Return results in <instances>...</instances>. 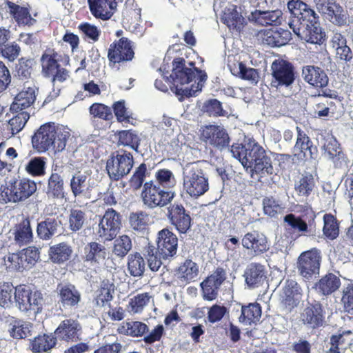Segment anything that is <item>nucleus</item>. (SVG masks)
Listing matches in <instances>:
<instances>
[{"mask_svg":"<svg viewBox=\"0 0 353 353\" xmlns=\"http://www.w3.org/2000/svg\"><path fill=\"white\" fill-rule=\"evenodd\" d=\"M202 111L213 117L224 116L226 114L223 110L221 103L216 99L206 101L202 106Z\"/></svg>","mask_w":353,"mask_h":353,"instance_id":"774afa93","label":"nucleus"},{"mask_svg":"<svg viewBox=\"0 0 353 353\" xmlns=\"http://www.w3.org/2000/svg\"><path fill=\"white\" fill-rule=\"evenodd\" d=\"M321 261V252L317 249H311L302 252L297 259V270L301 276L310 279L319 272Z\"/></svg>","mask_w":353,"mask_h":353,"instance_id":"f8f14e48","label":"nucleus"},{"mask_svg":"<svg viewBox=\"0 0 353 353\" xmlns=\"http://www.w3.org/2000/svg\"><path fill=\"white\" fill-rule=\"evenodd\" d=\"M107 256L104 245L97 242H90L83 248V259L92 263H100Z\"/></svg>","mask_w":353,"mask_h":353,"instance_id":"7c9ffc66","label":"nucleus"},{"mask_svg":"<svg viewBox=\"0 0 353 353\" xmlns=\"http://www.w3.org/2000/svg\"><path fill=\"white\" fill-rule=\"evenodd\" d=\"M5 265L11 270L23 271L28 269L26 260L21 251L17 253L9 254L4 258Z\"/></svg>","mask_w":353,"mask_h":353,"instance_id":"864d4df0","label":"nucleus"},{"mask_svg":"<svg viewBox=\"0 0 353 353\" xmlns=\"http://www.w3.org/2000/svg\"><path fill=\"white\" fill-rule=\"evenodd\" d=\"M302 75L304 80L310 85L322 88L327 86L328 77L321 68L314 65L303 67Z\"/></svg>","mask_w":353,"mask_h":353,"instance_id":"bb28decb","label":"nucleus"},{"mask_svg":"<svg viewBox=\"0 0 353 353\" xmlns=\"http://www.w3.org/2000/svg\"><path fill=\"white\" fill-rule=\"evenodd\" d=\"M119 0H88L92 14L102 20L110 19Z\"/></svg>","mask_w":353,"mask_h":353,"instance_id":"5701e85b","label":"nucleus"},{"mask_svg":"<svg viewBox=\"0 0 353 353\" xmlns=\"http://www.w3.org/2000/svg\"><path fill=\"white\" fill-rule=\"evenodd\" d=\"M252 178L256 177L259 180L262 178L270 175L273 173V167L272 165L271 159L263 154V157L256 159L253 164L252 168H249Z\"/></svg>","mask_w":353,"mask_h":353,"instance_id":"72a5a7b5","label":"nucleus"},{"mask_svg":"<svg viewBox=\"0 0 353 353\" xmlns=\"http://www.w3.org/2000/svg\"><path fill=\"white\" fill-rule=\"evenodd\" d=\"M341 285L340 279L335 274L329 273L316 283V289L323 295H330L336 291Z\"/></svg>","mask_w":353,"mask_h":353,"instance_id":"473e14b6","label":"nucleus"},{"mask_svg":"<svg viewBox=\"0 0 353 353\" xmlns=\"http://www.w3.org/2000/svg\"><path fill=\"white\" fill-rule=\"evenodd\" d=\"M36 99L35 90L33 88H28L26 90L21 91L14 98L10 105L12 112L30 110L31 105Z\"/></svg>","mask_w":353,"mask_h":353,"instance_id":"c85d7f7f","label":"nucleus"},{"mask_svg":"<svg viewBox=\"0 0 353 353\" xmlns=\"http://www.w3.org/2000/svg\"><path fill=\"white\" fill-rule=\"evenodd\" d=\"M119 143L121 145L128 146L138 152L140 138L137 133L131 130H123L119 132Z\"/></svg>","mask_w":353,"mask_h":353,"instance_id":"680f3d73","label":"nucleus"},{"mask_svg":"<svg viewBox=\"0 0 353 353\" xmlns=\"http://www.w3.org/2000/svg\"><path fill=\"white\" fill-rule=\"evenodd\" d=\"M130 227L136 231L143 232L146 229L148 216L143 212L132 213L129 218Z\"/></svg>","mask_w":353,"mask_h":353,"instance_id":"69168bd1","label":"nucleus"},{"mask_svg":"<svg viewBox=\"0 0 353 353\" xmlns=\"http://www.w3.org/2000/svg\"><path fill=\"white\" fill-rule=\"evenodd\" d=\"M121 227V215L112 208H108L102 216H99L96 233L102 241H110L116 238Z\"/></svg>","mask_w":353,"mask_h":353,"instance_id":"1a4fd4ad","label":"nucleus"},{"mask_svg":"<svg viewBox=\"0 0 353 353\" xmlns=\"http://www.w3.org/2000/svg\"><path fill=\"white\" fill-rule=\"evenodd\" d=\"M201 138L205 143L222 150L229 145L230 137L223 127L210 125L203 128Z\"/></svg>","mask_w":353,"mask_h":353,"instance_id":"dca6fc26","label":"nucleus"},{"mask_svg":"<svg viewBox=\"0 0 353 353\" xmlns=\"http://www.w3.org/2000/svg\"><path fill=\"white\" fill-rule=\"evenodd\" d=\"M46 161L44 158L34 157L25 165V170L32 176H40L45 174Z\"/></svg>","mask_w":353,"mask_h":353,"instance_id":"5fc2aeb1","label":"nucleus"},{"mask_svg":"<svg viewBox=\"0 0 353 353\" xmlns=\"http://www.w3.org/2000/svg\"><path fill=\"white\" fill-rule=\"evenodd\" d=\"M221 21L230 30L236 32H240L245 23V19L235 5H229L224 8Z\"/></svg>","mask_w":353,"mask_h":353,"instance_id":"393cba45","label":"nucleus"},{"mask_svg":"<svg viewBox=\"0 0 353 353\" xmlns=\"http://www.w3.org/2000/svg\"><path fill=\"white\" fill-rule=\"evenodd\" d=\"M241 245L255 255L263 254L269 249L268 238L263 233L256 230L245 234L241 239Z\"/></svg>","mask_w":353,"mask_h":353,"instance_id":"aec40b11","label":"nucleus"},{"mask_svg":"<svg viewBox=\"0 0 353 353\" xmlns=\"http://www.w3.org/2000/svg\"><path fill=\"white\" fill-rule=\"evenodd\" d=\"M134 54L131 42L123 37L110 46L108 57L111 63L115 64L132 60Z\"/></svg>","mask_w":353,"mask_h":353,"instance_id":"2eb2a0df","label":"nucleus"},{"mask_svg":"<svg viewBox=\"0 0 353 353\" xmlns=\"http://www.w3.org/2000/svg\"><path fill=\"white\" fill-rule=\"evenodd\" d=\"M60 222L53 218H48L39 223L37 225L38 236L44 240L50 239L57 232Z\"/></svg>","mask_w":353,"mask_h":353,"instance_id":"de8ad7c7","label":"nucleus"},{"mask_svg":"<svg viewBox=\"0 0 353 353\" xmlns=\"http://www.w3.org/2000/svg\"><path fill=\"white\" fill-rule=\"evenodd\" d=\"M17 114L11 118L8 121L9 130L12 135L19 133L23 130L26 123L30 118V112L22 111L16 112Z\"/></svg>","mask_w":353,"mask_h":353,"instance_id":"603ef678","label":"nucleus"},{"mask_svg":"<svg viewBox=\"0 0 353 353\" xmlns=\"http://www.w3.org/2000/svg\"><path fill=\"white\" fill-rule=\"evenodd\" d=\"M56 54L52 51H46L41 57L42 72L46 77L54 75L59 67L55 59Z\"/></svg>","mask_w":353,"mask_h":353,"instance_id":"8fccbe9b","label":"nucleus"},{"mask_svg":"<svg viewBox=\"0 0 353 353\" xmlns=\"http://www.w3.org/2000/svg\"><path fill=\"white\" fill-rule=\"evenodd\" d=\"M174 65L170 78L176 87V94L182 97L195 96L207 79L206 73L195 68L192 62L188 63L190 67L184 65L182 61H175Z\"/></svg>","mask_w":353,"mask_h":353,"instance_id":"f03ea898","label":"nucleus"},{"mask_svg":"<svg viewBox=\"0 0 353 353\" xmlns=\"http://www.w3.org/2000/svg\"><path fill=\"white\" fill-rule=\"evenodd\" d=\"M133 163L131 153L121 151L107 161L106 170L110 179L117 181L130 172Z\"/></svg>","mask_w":353,"mask_h":353,"instance_id":"9d476101","label":"nucleus"},{"mask_svg":"<svg viewBox=\"0 0 353 353\" xmlns=\"http://www.w3.org/2000/svg\"><path fill=\"white\" fill-rule=\"evenodd\" d=\"M199 273V265L190 259H186L176 270L178 278L183 282L195 281Z\"/></svg>","mask_w":353,"mask_h":353,"instance_id":"2f4dec72","label":"nucleus"},{"mask_svg":"<svg viewBox=\"0 0 353 353\" xmlns=\"http://www.w3.org/2000/svg\"><path fill=\"white\" fill-rule=\"evenodd\" d=\"M302 292L301 288L296 281L288 279L284 282L280 297L287 311H291L299 305L302 299Z\"/></svg>","mask_w":353,"mask_h":353,"instance_id":"f3484780","label":"nucleus"},{"mask_svg":"<svg viewBox=\"0 0 353 353\" xmlns=\"http://www.w3.org/2000/svg\"><path fill=\"white\" fill-rule=\"evenodd\" d=\"M90 174L86 171L77 170L72 174L70 181V187L75 198L90 199L92 185Z\"/></svg>","mask_w":353,"mask_h":353,"instance_id":"a211bd4d","label":"nucleus"},{"mask_svg":"<svg viewBox=\"0 0 353 353\" xmlns=\"http://www.w3.org/2000/svg\"><path fill=\"white\" fill-rule=\"evenodd\" d=\"M284 227L286 231L291 233L290 243L295 240L298 236L303 233L308 232L307 224L303 221L299 216H296L293 214H288L283 218Z\"/></svg>","mask_w":353,"mask_h":353,"instance_id":"c756f323","label":"nucleus"},{"mask_svg":"<svg viewBox=\"0 0 353 353\" xmlns=\"http://www.w3.org/2000/svg\"><path fill=\"white\" fill-rule=\"evenodd\" d=\"M117 330L120 334L137 337L145 333L148 326L140 321H127L123 322L118 327Z\"/></svg>","mask_w":353,"mask_h":353,"instance_id":"4c0bfd02","label":"nucleus"},{"mask_svg":"<svg viewBox=\"0 0 353 353\" xmlns=\"http://www.w3.org/2000/svg\"><path fill=\"white\" fill-rule=\"evenodd\" d=\"M301 318L304 323L309 324L312 327L319 326L323 321L321 305L315 304L307 307L302 313Z\"/></svg>","mask_w":353,"mask_h":353,"instance_id":"a19ab883","label":"nucleus"},{"mask_svg":"<svg viewBox=\"0 0 353 353\" xmlns=\"http://www.w3.org/2000/svg\"><path fill=\"white\" fill-rule=\"evenodd\" d=\"M225 279V271L222 268H217L202 281L200 285L203 299L207 301L214 300L217 296L219 288Z\"/></svg>","mask_w":353,"mask_h":353,"instance_id":"6ab92c4d","label":"nucleus"},{"mask_svg":"<svg viewBox=\"0 0 353 353\" xmlns=\"http://www.w3.org/2000/svg\"><path fill=\"white\" fill-rule=\"evenodd\" d=\"M233 74L239 76L242 79L253 82H256L259 78V73L256 69L247 68L243 63H238L237 67L233 69Z\"/></svg>","mask_w":353,"mask_h":353,"instance_id":"338daca9","label":"nucleus"},{"mask_svg":"<svg viewBox=\"0 0 353 353\" xmlns=\"http://www.w3.org/2000/svg\"><path fill=\"white\" fill-rule=\"evenodd\" d=\"M57 338L54 334L39 335L31 341V350L34 352H48L55 347Z\"/></svg>","mask_w":353,"mask_h":353,"instance_id":"f704fd0d","label":"nucleus"},{"mask_svg":"<svg viewBox=\"0 0 353 353\" xmlns=\"http://www.w3.org/2000/svg\"><path fill=\"white\" fill-rule=\"evenodd\" d=\"M315 186L314 179L310 174L303 175L302 177L295 183L294 188L299 196H308Z\"/></svg>","mask_w":353,"mask_h":353,"instance_id":"3c124183","label":"nucleus"},{"mask_svg":"<svg viewBox=\"0 0 353 353\" xmlns=\"http://www.w3.org/2000/svg\"><path fill=\"white\" fill-rule=\"evenodd\" d=\"M72 252L70 245L65 243H61L50 248L49 255L54 263H61L69 259Z\"/></svg>","mask_w":353,"mask_h":353,"instance_id":"a18cd8bd","label":"nucleus"},{"mask_svg":"<svg viewBox=\"0 0 353 353\" xmlns=\"http://www.w3.org/2000/svg\"><path fill=\"white\" fill-rule=\"evenodd\" d=\"M332 8L327 10L323 14L324 17L332 23L342 26L346 23V16L342 8L334 3L331 4Z\"/></svg>","mask_w":353,"mask_h":353,"instance_id":"6e6d98bb","label":"nucleus"},{"mask_svg":"<svg viewBox=\"0 0 353 353\" xmlns=\"http://www.w3.org/2000/svg\"><path fill=\"white\" fill-rule=\"evenodd\" d=\"M266 275L265 267L259 263H250L244 272L245 283L251 289L261 286L266 281Z\"/></svg>","mask_w":353,"mask_h":353,"instance_id":"4be33fe9","label":"nucleus"},{"mask_svg":"<svg viewBox=\"0 0 353 353\" xmlns=\"http://www.w3.org/2000/svg\"><path fill=\"white\" fill-rule=\"evenodd\" d=\"M272 80L271 85L276 88H288L294 81V72L292 65L287 61L276 59L271 65Z\"/></svg>","mask_w":353,"mask_h":353,"instance_id":"9b49d317","label":"nucleus"},{"mask_svg":"<svg viewBox=\"0 0 353 353\" xmlns=\"http://www.w3.org/2000/svg\"><path fill=\"white\" fill-rule=\"evenodd\" d=\"M288 9L292 14L288 26L302 41L321 45L326 38L325 31L319 22V16L306 3L300 0H291Z\"/></svg>","mask_w":353,"mask_h":353,"instance_id":"f257e3e1","label":"nucleus"},{"mask_svg":"<svg viewBox=\"0 0 353 353\" xmlns=\"http://www.w3.org/2000/svg\"><path fill=\"white\" fill-rule=\"evenodd\" d=\"M113 284L110 283L109 281H103L95 299L97 305L101 307L106 306L110 307V301L113 298Z\"/></svg>","mask_w":353,"mask_h":353,"instance_id":"c03bdc74","label":"nucleus"},{"mask_svg":"<svg viewBox=\"0 0 353 353\" xmlns=\"http://www.w3.org/2000/svg\"><path fill=\"white\" fill-rule=\"evenodd\" d=\"M132 248V241L127 235H121L114 242L113 253L119 256H125Z\"/></svg>","mask_w":353,"mask_h":353,"instance_id":"bf43d9fd","label":"nucleus"},{"mask_svg":"<svg viewBox=\"0 0 353 353\" xmlns=\"http://www.w3.org/2000/svg\"><path fill=\"white\" fill-rule=\"evenodd\" d=\"M297 139L294 147V154H299L303 153V157H312L313 152L312 148V142L310 138L301 131L299 127H296Z\"/></svg>","mask_w":353,"mask_h":353,"instance_id":"58836bf2","label":"nucleus"},{"mask_svg":"<svg viewBox=\"0 0 353 353\" xmlns=\"http://www.w3.org/2000/svg\"><path fill=\"white\" fill-rule=\"evenodd\" d=\"M154 183L165 190H171L176 183L173 172L168 169H160L155 172Z\"/></svg>","mask_w":353,"mask_h":353,"instance_id":"49530a36","label":"nucleus"},{"mask_svg":"<svg viewBox=\"0 0 353 353\" xmlns=\"http://www.w3.org/2000/svg\"><path fill=\"white\" fill-rule=\"evenodd\" d=\"M54 334L61 341L75 342L81 339L82 326L75 319H66L59 323Z\"/></svg>","mask_w":353,"mask_h":353,"instance_id":"4468645a","label":"nucleus"},{"mask_svg":"<svg viewBox=\"0 0 353 353\" xmlns=\"http://www.w3.org/2000/svg\"><path fill=\"white\" fill-rule=\"evenodd\" d=\"M230 152L247 170L252 168L256 159L265 154L263 147L252 139H245L243 144H233Z\"/></svg>","mask_w":353,"mask_h":353,"instance_id":"423d86ee","label":"nucleus"},{"mask_svg":"<svg viewBox=\"0 0 353 353\" xmlns=\"http://www.w3.org/2000/svg\"><path fill=\"white\" fill-rule=\"evenodd\" d=\"M178 248V238L168 229L158 232L157 238V254L163 259H170L176 255Z\"/></svg>","mask_w":353,"mask_h":353,"instance_id":"ddd939ff","label":"nucleus"},{"mask_svg":"<svg viewBox=\"0 0 353 353\" xmlns=\"http://www.w3.org/2000/svg\"><path fill=\"white\" fill-rule=\"evenodd\" d=\"M145 269V263L142 256L136 252L128 257V270L132 276H141Z\"/></svg>","mask_w":353,"mask_h":353,"instance_id":"09e8293b","label":"nucleus"},{"mask_svg":"<svg viewBox=\"0 0 353 353\" xmlns=\"http://www.w3.org/2000/svg\"><path fill=\"white\" fill-rule=\"evenodd\" d=\"M282 12L280 10L272 11L255 10L248 17L251 22L261 25H278L281 21Z\"/></svg>","mask_w":353,"mask_h":353,"instance_id":"a878e982","label":"nucleus"},{"mask_svg":"<svg viewBox=\"0 0 353 353\" xmlns=\"http://www.w3.org/2000/svg\"><path fill=\"white\" fill-rule=\"evenodd\" d=\"M323 234L330 239H336L339 232L338 223L331 214H325L323 216Z\"/></svg>","mask_w":353,"mask_h":353,"instance_id":"e2e57ef3","label":"nucleus"},{"mask_svg":"<svg viewBox=\"0 0 353 353\" xmlns=\"http://www.w3.org/2000/svg\"><path fill=\"white\" fill-rule=\"evenodd\" d=\"M64 167L56 165L48 179L47 194L52 198H63L64 196V181L60 173Z\"/></svg>","mask_w":353,"mask_h":353,"instance_id":"cd10ccee","label":"nucleus"},{"mask_svg":"<svg viewBox=\"0 0 353 353\" xmlns=\"http://www.w3.org/2000/svg\"><path fill=\"white\" fill-rule=\"evenodd\" d=\"M6 5L10 9V14L19 24L32 26L35 20L31 17L28 10L21 7L13 2L7 1Z\"/></svg>","mask_w":353,"mask_h":353,"instance_id":"ea45409f","label":"nucleus"},{"mask_svg":"<svg viewBox=\"0 0 353 353\" xmlns=\"http://www.w3.org/2000/svg\"><path fill=\"white\" fill-rule=\"evenodd\" d=\"M332 46L336 51L338 58L350 61L352 58L350 48L347 46L345 38L341 33H334L332 38Z\"/></svg>","mask_w":353,"mask_h":353,"instance_id":"e433bc0d","label":"nucleus"},{"mask_svg":"<svg viewBox=\"0 0 353 353\" xmlns=\"http://www.w3.org/2000/svg\"><path fill=\"white\" fill-rule=\"evenodd\" d=\"M168 210V217L171 223L176 227L180 233H186L190 228L191 219L190 215L186 213L183 206L174 203L171 205Z\"/></svg>","mask_w":353,"mask_h":353,"instance_id":"412c9836","label":"nucleus"},{"mask_svg":"<svg viewBox=\"0 0 353 353\" xmlns=\"http://www.w3.org/2000/svg\"><path fill=\"white\" fill-rule=\"evenodd\" d=\"M70 132L54 124L46 123L41 125L32 139L33 147L43 152L52 148L54 152L62 151L66 145Z\"/></svg>","mask_w":353,"mask_h":353,"instance_id":"7ed1b4c3","label":"nucleus"},{"mask_svg":"<svg viewBox=\"0 0 353 353\" xmlns=\"http://www.w3.org/2000/svg\"><path fill=\"white\" fill-rule=\"evenodd\" d=\"M183 185L185 192L195 199L209 190L208 179L200 162L188 163L183 167Z\"/></svg>","mask_w":353,"mask_h":353,"instance_id":"20e7f679","label":"nucleus"},{"mask_svg":"<svg viewBox=\"0 0 353 353\" xmlns=\"http://www.w3.org/2000/svg\"><path fill=\"white\" fill-rule=\"evenodd\" d=\"M261 316V307L257 303H251L241 307L239 321L245 325H251L259 321Z\"/></svg>","mask_w":353,"mask_h":353,"instance_id":"79ce46f5","label":"nucleus"},{"mask_svg":"<svg viewBox=\"0 0 353 353\" xmlns=\"http://www.w3.org/2000/svg\"><path fill=\"white\" fill-rule=\"evenodd\" d=\"M341 303L344 310L353 315V284L347 283L342 288Z\"/></svg>","mask_w":353,"mask_h":353,"instance_id":"0e129e2a","label":"nucleus"},{"mask_svg":"<svg viewBox=\"0 0 353 353\" xmlns=\"http://www.w3.org/2000/svg\"><path fill=\"white\" fill-rule=\"evenodd\" d=\"M260 36L262 43L271 47L285 46L291 39V32L282 28L276 30H265L260 32Z\"/></svg>","mask_w":353,"mask_h":353,"instance_id":"b1692460","label":"nucleus"},{"mask_svg":"<svg viewBox=\"0 0 353 353\" xmlns=\"http://www.w3.org/2000/svg\"><path fill=\"white\" fill-rule=\"evenodd\" d=\"M148 293L139 294L132 298L129 302V311L133 314L140 313L150 302Z\"/></svg>","mask_w":353,"mask_h":353,"instance_id":"052dcab7","label":"nucleus"},{"mask_svg":"<svg viewBox=\"0 0 353 353\" xmlns=\"http://www.w3.org/2000/svg\"><path fill=\"white\" fill-rule=\"evenodd\" d=\"M59 295L63 305L74 306L81 299V294L72 285H65L60 287Z\"/></svg>","mask_w":353,"mask_h":353,"instance_id":"37998d69","label":"nucleus"},{"mask_svg":"<svg viewBox=\"0 0 353 353\" xmlns=\"http://www.w3.org/2000/svg\"><path fill=\"white\" fill-rule=\"evenodd\" d=\"M263 208L264 214L270 217H275L282 212L283 208L281 201L272 196H266L263 199Z\"/></svg>","mask_w":353,"mask_h":353,"instance_id":"4d7b16f0","label":"nucleus"},{"mask_svg":"<svg viewBox=\"0 0 353 353\" xmlns=\"http://www.w3.org/2000/svg\"><path fill=\"white\" fill-rule=\"evenodd\" d=\"M174 195V192L163 190L154 181L145 182L141 191L143 202L150 208L165 206L172 201Z\"/></svg>","mask_w":353,"mask_h":353,"instance_id":"0eeeda50","label":"nucleus"},{"mask_svg":"<svg viewBox=\"0 0 353 353\" xmlns=\"http://www.w3.org/2000/svg\"><path fill=\"white\" fill-rule=\"evenodd\" d=\"M14 300L21 311L32 310L34 313L41 312L45 303L43 294L39 291H31L28 287L19 285L14 289Z\"/></svg>","mask_w":353,"mask_h":353,"instance_id":"6e6552de","label":"nucleus"},{"mask_svg":"<svg viewBox=\"0 0 353 353\" xmlns=\"http://www.w3.org/2000/svg\"><path fill=\"white\" fill-rule=\"evenodd\" d=\"M14 241L19 245H23L32 242L33 234L30 220L23 219L17 224L14 230Z\"/></svg>","mask_w":353,"mask_h":353,"instance_id":"c9c22d12","label":"nucleus"},{"mask_svg":"<svg viewBox=\"0 0 353 353\" xmlns=\"http://www.w3.org/2000/svg\"><path fill=\"white\" fill-rule=\"evenodd\" d=\"M32 325L30 323L15 321L9 330L10 334L16 339H21L30 335Z\"/></svg>","mask_w":353,"mask_h":353,"instance_id":"13d9d810","label":"nucleus"},{"mask_svg":"<svg viewBox=\"0 0 353 353\" xmlns=\"http://www.w3.org/2000/svg\"><path fill=\"white\" fill-rule=\"evenodd\" d=\"M37 190L34 181L26 179H14L8 181L6 186L1 187L0 201L3 203H19L32 196Z\"/></svg>","mask_w":353,"mask_h":353,"instance_id":"39448f33","label":"nucleus"}]
</instances>
